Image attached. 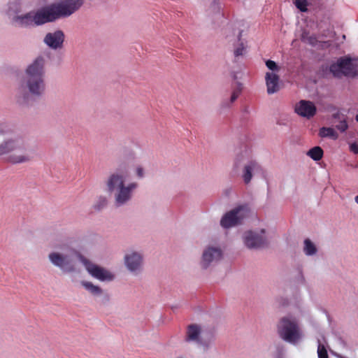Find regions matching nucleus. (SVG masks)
Returning a JSON list of instances; mask_svg holds the SVG:
<instances>
[{"label":"nucleus","instance_id":"obj_1","mask_svg":"<svg viewBox=\"0 0 358 358\" xmlns=\"http://www.w3.org/2000/svg\"><path fill=\"white\" fill-rule=\"evenodd\" d=\"M84 0H62L38 9L34 13L35 26L70 16L83 4Z\"/></svg>","mask_w":358,"mask_h":358},{"label":"nucleus","instance_id":"obj_2","mask_svg":"<svg viewBox=\"0 0 358 358\" xmlns=\"http://www.w3.org/2000/svg\"><path fill=\"white\" fill-rule=\"evenodd\" d=\"M34 155L29 144L21 138H10L0 144V156L5 155L6 161L13 164L29 162Z\"/></svg>","mask_w":358,"mask_h":358},{"label":"nucleus","instance_id":"obj_3","mask_svg":"<svg viewBox=\"0 0 358 358\" xmlns=\"http://www.w3.org/2000/svg\"><path fill=\"white\" fill-rule=\"evenodd\" d=\"M44 63V59L38 57L26 70V86L34 96H39L45 91Z\"/></svg>","mask_w":358,"mask_h":358},{"label":"nucleus","instance_id":"obj_4","mask_svg":"<svg viewBox=\"0 0 358 358\" xmlns=\"http://www.w3.org/2000/svg\"><path fill=\"white\" fill-rule=\"evenodd\" d=\"M62 253L53 252L49 254V259L56 266L59 267L62 270L71 272L75 269L74 262L79 260L80 262L83 256L76 250L66 246L63 249Z\"/></svg>","mask_w":358,"mask_h":358},{"label":"nucleus","instance_id":"obj_5","mask_svg":"<svg viewBox=\"0 0 358 358\" xmlns=\"http://www.w3.org/2000/svg\"><path fill=\"white\" fill-rule=\"evenodd\" d=\"M278 332L284 341L296 343L301 338L300 329L295 319L282 317L278 326Z\"/></svg>","mask_w":358,"mask_h":358},{"label":"nucleus","instance_id":"obj_6","mask_svg":"<svg viewBox=\"0 0 358 358\" xmlns=\"http://www.w3.org/2000/svg\"><path fill=\"white\" fill-rule=\"evenodd\" d=\"M249 213L246 206H241L227 213L221 219L220 224L224 228H229L242 222Z\"/></svg>","mask_w":358,"mask_h":358},{"label":"nucleus","instance_id":"obj_7","mask_svg":"<svg viewBox=\"0 0 358 358\" xmlns=\"http://www.w3.org/2000/svg\"><path fill=\"white\" fill-rule=\"evenodd\" d=\"M81 262L85 265L87 271L94 278L101 280H112L114 275L104 268L91 263L89 260L83 257Z\"/></svg>","mask_w":358,"mask_h":358},{"label":"nucleus","instance_id":"obj_8","mask_svg":"<svg viewBox=\"0 0 358 358\" xmlns=\"http://www.w3.org/2000/svg\"><path fill=\"white\" fill-rule=\"evenodd\" d=\"M261 232L264 234V230L262 229ZM243 238L245 245L250 249L259 248L267 245L266 239L263 234L252 231L245 232Z\"/></svg>","mask_w":358,"mask_h":358},{"label":"nucleus","instance_id":"obj_9","mask_svg":"<svg viewBox=\"0 0 358 358\" xmlns=\"http://www.w3.org/2000/svg\"><path fill=\"white\" fill-rule=\"evenodd\" d=\"M316 107L310 101L301 100L295 106V112L300 116L310 118L316 113Z\"/></svg>","mask_w":358,"mask_h":358},{"label":"nucleus","instance_id":"obj_10","mask_svg":"<svg viewBox=\"0 0 358 358\" xmlns=\"http://www.w3.org/2000/svg\"><path fill=\"white\" fill-rule=\"evenodd\" d=\"M252 173L255 174H260L264 177V171L262 166L256 162L251 161L244 166L243 171V179L245 184H248L252 178Z\"/></svg>","mask_w":358,"mask_h":358},{"label":"nucleus","instance_id":"obj_11","mask_svg":"<svg viewBox=\"0 0 358 358\" xmlns=\"http://www.w3.org/2000/svg\"><path fill=\"white\" fill-rule=\"evenodd\" d=\"M127 176V171H120L111 174L107 181V187L109 192H113L115 189H118L124 187V183L126 177Z\"/></svg>","mask_w":358,"mask_h":358},{"label":"nucleus","instance_id":"obj_12","mask_svg":"<svg viewBox=\"0 0 358 358\" xmlns=\"http://www.w3.org/2000/svg\"><path fill=\"white\" fill-rule=\"evenodd\" d=\"M222 251L220 248H208L203 253L201 266L208 268L211 262L218 261L222 257Z\"/></svg>","mask_w":358,"mask_h":358},{"label":"nucleus","instance_id":"obj_13","mask_svg":"<svg viewBox=\"0 0 358 358\" xmlns=\"http://www.w3.org/2000/svg\"><path fill=\"white\" fill-rule=\"evenodd\" d=\"M64 41V34L61 30H57L53 33H48L44 38V42L47 45L55 50L62 48Z\"/></svg>","mask_w":358,"mask_h":358},{"label":"nucleus","instance_id":"obj_14","mask_svg":"<svg viewBox=\"0 0 358 358\" xmlns=\"http://www.w3.org/2000/svg\"><path fill=\"white\" fill-rule=\"evenodd\" d=\"M137 187L136 183H131L127 187H122L117 189V192L115 194V202L117 206H121L129 201L131 196V192Z\"/></svg>","mask_w":358,"mask_h":358},{"label":"nucleus","instance_id":"obj_15","mask_svg":"<svg viewBox=\"0 0 358 358\" xmlns=\"http://www.w3.org/2000/svg\"><path fill=\"white\" fill-rule=\"evenodd\" d=\"M338 59L343 76L355 77L357 76V71L356 65L352 63V59L350 57H342Z\"/></svg>","mask_w":358,"mask_h":358},{"label":"nucleus","instance_id":"obj_16","mask_svg":"<svg viewBox=\"0 0 358 358\" xmlns=\"http://www.w3.org/2000/svg\"><path fill=\"white\" fill-rule=\"evenodd\" d=\"M142 257L140 254L133 252L125 256V264L129 270L136 271L141 268Z\"/></svg>","mask_w":358,"mask_h":358},{"label":"nucleus","instance_id":"obj_17","mask_svg":"<svg viewBox=\"0 0 358 358\" xmlns=\"http://www.w3.org/2000/svg\"><path fill=\"white\" fill-rule=\"evenodd\" d=\"M279 76L274 73H266V83L268 94H273L279 90Z\"/></svg>","mask_w":358,"mask_h":358},{"label":"nucleus","instance_id":"obj_18","mask_svg":"<svg viewBox=\"0 0 358 358\" xmlns=\"http://www.w3.org/2000/svg\"><path fill=\"white\" fill-rule=\"evenodd\" d=\"M201 328L197 324H190L187 327L186 332V341L199 342Z\"/></svg>","mask_w":358,"mask_h":358},{"label":"nucleus","instance_id":"obj_19","mask_svg":"<svg viewBox=\"0 0 358 358\" xmlns=\"http://www.w3.org/2000/svg\"><path fill=\"white\" fill-rule=\"evenodd\" d=\"M13 20L20 27L35 26V20L34 19L33 12H29L23 15L15 16Z\"/></svg>","mask_w":358,"mask_h":358},{"label":"nucleus","instance_id":"obj_20","mask_svg":"<svg viewBox=\"0 0 358 358\" xmlns=\"http://www.w3.org/2000/svg\"><path fill=\"white\" fill-rule=\"evenodd\" d=\"M323 150L320 146H315L307 152V155L315 161L320 160L323 157Z\"/></svg>","mask_w":358,"mask_h":358},{"label":"nucleus","instance_id":"obj_21","mask_svg":"<svg viewBox=\"0 0 358 358\" xmlns=\"http://www.w3.org/2000/svg\"><path fill=\"white\" fill-rule=\"evenodd\" d=\"M303 251L306 255H313L317 252V248L308 238L304 241Z\"/></svg>","mask_w":358,"mask_h":358},{"label":"nucleus","instance_id":"obj_22","mask_svg":"<svg viewBox=\"0 0 358 358\" xmlns=\"http://www.w3.org/2000/svg\"><path fill=\"white\" fill-rule=\"evenodd\" d=\"M329 71L335 78H341L343 77L341 67L339 65V59H338L336 62L330 65Z\"/></svg>","mask_w":358,"mask_h":358},{"label":"nucleus","instance_id":"obj_23","mask_svg":"<svg viewBox=\"0 0 358 358\" xmlns=\"http://www.w3.org/2000/svg\"><path fill=\"white\" fill-rule=\"evenodd\" d=\"M82 285L87 290H88L92 294L99 295L102 293V290L99 287L93 285L90 282H82Z\"/></svg>","mask_w":358,"mask_h":358},{"label":"nucleus","instance_id":"obj_24","mask_svg":"<svg viewBox=\"0 0 358 358\" xmlns=\"http://www.w3.org/2000/svg\"><path fill=\"white\" fill-rule=\"evenodd\" d=\"M319 134L321 137H332L334 138H337V135L332 128L322 127L320 129Z\"/></svg>","mask_w":358,"mask_h":358},{"label":"nucleus","instance_id":"obj_25","mask_svg":"<svg viewBox=\"0 0 358 358\" xmlns=\"http://www.w3.org/2000/svg\"><path fill=\"white\" fill-rule=\"evenodd\" d=\"M107 204V199L104 196H100L98 198L96 202L94 204L93 208L95 210H101Z\"/></svg>","mask_w":358,"mask_h":358},{"label":"nucleus","instance_id":"obj_26","mask_svg":"<svg viewBox=\"0 0 358 358\" xmlns=\"http://www.w3.org/2000/svg\"><path fill=\"white\" fill-rule=\"evenodd\" d=\"M294 3L296 8L301 12H306L307 10V0H295Z\"/></svg>","mask_w":358,"mask_h":358},{"label":"nucleus","instance_id":"obj_27","mask_svg":"<svg viewBox=\"0 0 358 358\" xmlns=\"http://www.w3.org/2000/svg\"><path fill=\"white\" fill-rule=\"evenodd\" d=\"M317 355L318 358H329L327 349L323 345L320 343L319 344L317 348Z\"/></svg>","mask_w":358,"mask_h":358},{"label":"nucleus","instance_id":"obj_28","mask_svg":"<svg viewBox=\"0 0 358 358\" xmlns=\"http://www.w3.org/2000/svg\"><path fill=\"white\" fill-rule=\"evenodd\" d=\"M241 90H242V88H241L240 85H238L233 90L232 94H231V98H230V103H232L233 102H234L237 99V98L238 97V96L241 94Z\"/></svg>","mask_w":358,"mask_h":358},{"label":"nucleus","instance_id":"obj_29","mask_svg":"<svg viewBox=\"0 0 358 358\" xmlns=\"http://www.w3.org/2000/svg\"><path fill=\"white\" fill-rule=\"evenodd\" d=\"M336 127L341 132L345 131L348 128L346 119H342L341 121H339L338 124L336 125Z\"/></svg>","mask_w":358,"mask_h":358},{"label":"nucleus","instance_id":"obj_30","mask_svg":"<svg viewBox=\"0 0 358 358\" xmlns=\"http://www.w3.org/2000/svg\"><path fill=\"white\" fill-rule=\"evenodd\" d=\"M266 66L268 67V69H269L271 71H278V65L276 64V63L274 62V61H272V60H267L266 62Z\"/></svg>","mask_w":358,"mask_h":358},{"label":"nucleus","instance_id":"obj_31","mask_svg":"<svg viewBox=\"0 0 358 358\" xmlns=\"http://www.w3.org/2000/svg\"><path fill=\"white\" fill-rule=\"evenodd\" d=\"M245 47L243 43H241L238 48H236L234 50V55L236 57H238L243 55Z\"/></svg>","mask_w":358,"mask_h":358},{"label":"nucleus","instance_id":"obj_32","mask_svg":"<svg viewBox=\"0 0 358 358\" xmlns=\"http://www.w3.org/2000/svg\"><path fill=\"white\" fill-rule=\"evenodd\" d=\"M333 117L334 119L337 120L338 122L342 119H345V116L339 112L333 114Z\"/></svg>","mask_w":358,"mask_h":358},{"label":"nucleus","instance_id":"obj_33","mask_svg":"<svg viewBox=\"0 0 358 358\" xmlns=\"http://www.w3.org/2000/svg\"><path fill=\"white\" fill-rule=\"evenodd\" d=\"M350 150L355 154H358V145L355 143H352L350 146Z\"/></svg>","mask_w":358,"mask_h":358},{"label":"nucleus","instance_id":"obj_34","mask_svg":"<svg viewBox=\"0 0 358 358\" xmlns=\"http://www.w3.org/2000/svg\"><path fill=\"white\" fill-rule=\"evenodd\" d=\"M28 95H24L23 97H19L17 101L22 104L28 102Z\"/></svg>","mask_w":358,"mask_h":358},{"label":"nucleus","instance_id":"obj_35","mask_svg":"<svg viewBox=\"0 0 358 358\" xmlns=\"http://www.w3.org/2000/svg\"><path fill=\"white\" fill-rule=\"evenodd\" d=\"M136 174H137V176L139 178L143 177L144 173H143V169L142 167H140V166L137 167V169H136Z\"/></svg>","mask_w":358,"mask_h":358},{"label":"nucleus","instance_id":"obj_36","mask_svg":"<svg viewBox=\"0 0 358 358\" xmlns=\"http://www.w3.org/2000/svg\"><path fill=\"white\" fill-rule=\"evenodd\" d=\"M315 40V38H313V37H312V36L309 37V38H308V41H309V43H311V44H313V43H314Z\"/></svg>","mask_w":358,"mask_h":358},{"label":"nucleus","instance_id":"obj_37","mask_svg":"<svg viewBox=\"0 0 358 358\" xmlns=\"http://www.w3.org/2000/svg\"><path fill=\"white\" fill-rule=\"evenodd\" d=\"M302 40H303V41H306L305 34H302Z\"/></svg>","mask_w":358,"mask_h":358},{"label":"nucleus","instance_id":"obj_38","mask_svg":"<svg viewBox=\"0 0 358 358\" xmlns=\"http://www.w3.org/2000/svg\"><path fill=\"white\" fill-rule=\"evenodd\" d=\"M355 200L358 203V196H355Z\"/></svg>","mask_w":358,"mask_h":358},{"label":"nucleus","instance_id":"obj_39","mask_svg":"<svg viewBox=\"0 0 358 358\" xmlns=\"http://www.w3.org/2000/svg\"><path fill=\"white\" fill-rule=\"evenodd\" d=\"M241 34H242V31H241V32L239 33V36H238V39H239V40L241 39Z\"/></svg>","mask_w":358,"mask_h":358},{"label":"nucleus","instance_id":"obj_40","mask_svg":"<svg viewBox=\"0 0 358 358\" xmlns=\"http://www.w3.org/2000/svg\"><path fill=\"white\" fill-rule=\"evenodd\" d=\"M355 120H356L357 122H358V115H356Z\"/></svg>","mask_w":358,"mask_h":358}]
</instances>
